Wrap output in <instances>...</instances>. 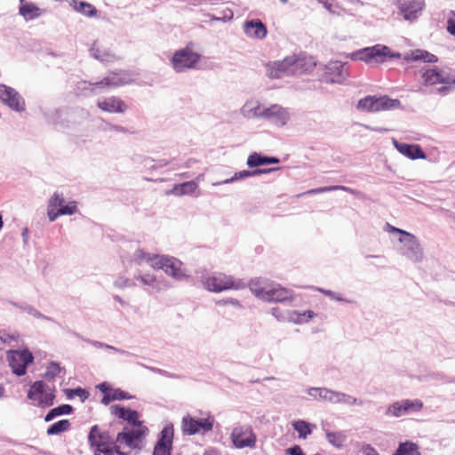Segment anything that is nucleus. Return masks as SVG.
<instances>
[{"mask_svg":"<svg viewBox=\"0 0 455 455\" xmlns=\"http://www.w3.org/2000/svg\"><path fill=\"white\" fill-rule=\"evenodd\" d=\"M111 411L115 416L129 423V426L117 434L116 442L120 445L124 444L131 449L140 448L141 439L148 432V427L140 420L139 413L136 411L121 405L112 406Z\"/></svg>","mask_w":455,"mask_h":455,"instance_id":"1","label":"nucleus"},{"mask_svg":"<svg viewBox=\"0 0 455 455\" xmlns=\"http://www.w3.org/2000/svg\"><path fill=\"white\" fill-rule=\"evenodd\" d=\"M422 83L425 86H437L438 92L445 93L455 87V75L448 69L436 67L420 69Z\"/></svg>","mask_w":455,"mask_h":455,"instance_id":"2","label":"nucleus"},{"mask_svg":"<svg viewBox=\"0 0 455 455\" xmlns=\"http://www.w3.org/2000/svg\"><path fill=\"white\" fill-rule=\"evenodd\" d=\"M88 440L91 446L95 449V455H129L121 451L120 446L116 444L109 434L97 425L91 428Z\"/></svg>","mask_w":455,"mask_h":455,"instance_id":"3","label":"nucleus"},{"mask_svg":"<svg viewBox=\"0 0 455 455\" xmlns=\"http://www.w3.org/2000/svg\"><path fill=\"white\" fill-rule=\"evenodd\" d=\"M401 108V101L387 96H366L359 100L357 109L366 112H379Z\"/></svg>","mask_w":455,"mask_h":455,"instance_id":"4","label":"nucleus"},{"mask_svg":"<svg viewBox=\"0 0 455 455\" xmlns=\"http://www.w3.org/2000/svg\"><path fill=\"white\" fill-rule=\"evenodd\" d=\"M28 397L33 404L41 408L50 407L55 399V389L48 387L44 381H36L28 392Z\"/></svg>","mask_w":455,"mask_h":455,"instance_id":"5","label":"nucleus"},{"mask_svg":"<svg viewBox=\"0 0 455 455\" xmlns=\"http://www.w3.org/2000/svg\"><path fill=\"white\" fill-rule=\"evenodd\" d=\"M389 48L382 44H376L371 47H366L350 54L353 60H361L367 64H379L389 57Z\"/></svg>","mask_w":455,"mask_h":455,"instance_id":"6","label":"nucleus"},{"mask_svg":"<svg viewBox=\"0 0 455 455\" xmlns=\"http://www.w3.org/2000/svg\"><path fill=\"white\" fill-rule=\"evenodd\" d=\"M204 284L207 290L214 292H220L229 289L240 290L245 287V283L243 281H235L231 276L224 274H217L206 277Z\"/></svg>","mask_w":455,"mask_h":455,"instance_id":"7","label":"nucleus"},{"mask_svg":"<svg viewBox=\"0 0 455 455\" xmlns=\"http://www.w3.org/2000/svg\"><path fill=\"white\" fill-rule=\"evenodd\" d=\"M250 112H251L252 116L268 119L277 125H284L290 117L287 110L276 104L261 109L260 105L256 103L255 107L250 108Z\"/></svg>","mask_w":455,"mask_h":455,"instance_id":"8","label":"nucleus"},{"mask_svg":"<svg viewBox=\"0 0 455 455\" xmlns=\"http://www.w3.org/2000/svg\"><path fill=\"white\" fill-rule=\"evenodd\" d=\"M65 200L59 193H54L50 198L47 207V215L50 221H54L61 215H72L76 212V202H69L64 204Z\"/></svg>","mask_w":455,"mask_h":455,"instance_id":"9","label":"nucleus"},{"mask_svg":"<svg viewBox=\"0 0 455 455\" xmlns=\"http://www.w3.org/2000/svg\"><path fill=\"white\" fill-rule=\"evenodd\" d=\"M7 361L12 372L17 376H23L27 372V367L34 361L31 352L25 348L23 350H9Z\"/></svg>","mask_w":455,"mask_h":455,"instance_id":"10","label":"nucleus"},{"mask_svg":"<svg viewBox=\"0 0 455 455\" xmlns=\"http://www.w3.org/2000/svg\"><path fill=\"white\" fill-rule=\"evenodd\" d=\"M200 54L194 52L189 46L177 51L172 58V63L177 72H182L185 69L193 68L200 60Z\"/></svg>","mask_w":455,"mask_h":455,"instance_id":"11","label":"nucleus"},{"mask_svg":"<svg viewBox=\"0 0 455 455\" xmlns=\"http://www.w3.org/2000/svg\"><path fill=\"white\" fill-rule=\"evenodd\" d=\"M214 419L207 417L205 419H195L189 415L182 419V431L183 433L192 435L199 432H209L212 429Z\"/></svg>","mask_w":455,"mask_h":455,"instance_id":"12","label":"nucleus"},{"mask_svg":"<svg viewBox=\"0 0 455 455\" xmlns=\"http://www.w3.org/2000/svg\"><path fill=\"white\" fill-rule=\"evenodd\" d=\"M173 437V426L172 424L166 425L160 433V437L154 447L153 455H171Z\"/></svg>","mask_w":455,"mask_h":455,"instance_id":"13","label":"nucleus"},{"mask_svg":"<svg viewBox=\"0 0 455 455\" xmlns=\"http://www.w3.org/2000/svg\"><path fill=\"white\" fill-rule=\"evenodd\" d=\"M231 438L236 448H253L256 443V435L250 427H238L234 428Z\"/></svg>","mask_w":455,"mask_h":455,"instance_id":"14","label":"nucleus"},{"mask_svg":"<svg viewBox=\"0 0 455 455\" xmlns=\"http://www.w3.org/2000/svg\"><path fill=\"white\" fill-rule=\"evenodd\" d=\"M291 56L282 60L269 62L266 65L267 75L270 78H281L284 76L293 75Z\"/></svg>","mask_w":455,"mask_h":455,"instance_id":"15","label":"nucleus"},{"mask_svg":"<svg viewBox=\"0 0 455 455\" xmlns=\"http://www.w3.org/2000/svg\"><path fill=\"white\" fill-rule=\"evenodd\" d=\"M293 299V291L280 284H268L263 300L268 302H283Z\"/></svg>","mask_w":455,"mask_h":455,"instance_id":"16","label":"nucleus"},{"mask_svg":"<svg viewBox=\"0 0 455 455\" xmlns=\"http://www.w3.org/2000/svg\"><path fill=\"white\" fill-rule=\"evenodd\" d=\"M97 107L108 113L124 114L127 109V104L119 97L110 96L98 100Z\"/></svg>","mask_w":455,"mask_h":455,"instance_id":"17","label":"nucleus"},{"mask_svg":"<svg viewBox=\"0 0 455 455\" xmlns=\"http://www.w3.org/2000/svg\"><path fill=\"white\" fill-rule=\"evenodd\" d=\"M404 238H400V241L405 243L407 246V256L411 260L419 261L423 258L422 248L417 240L416 236L410 234L404 233Z\"/></svg>","mask_w":455,"mask_h":455,"instance_id":"18","label":"nucleus"},{"mask_svg":"<svg viewBox=\"0 0 455 455\" xmlns=\"http://www.w3.org/2000/svg\"><path fill=\"white\" fill-rule=\"evenodd\" d=\"M293 75L303 74L314 69L316 63L313 57L307 55H291Z\"/></svg>","mask_w":455,"mask_h":455,"instance_id":"19","label":"nucleus"},{"mask_svg":"<svg viewBox=\"0 0 455 455\" xmlns=\"http://www.w3.org/2000/svg\"><path fill=\"white\" fill-rule=\"evenodd\" d=\"M393 144L395 148L403 156L415 160V159H425L426 154L419 145L399 143L396 140L393 139Z\"/></svg>","mask_w":455,"mask_h":455,"instance_id":"20","label":"nucleus"},{"mask_svg":"<svg viewBox=\"0 0 455 455\" xmlns=\"http://www.w3.org/2000/svg\"><path fill=\"white\" fill-rule=\"evenodd\" d=\"M243 30L248 36L256 39L265 38L267 33L266 26L259 19L245 21Z\"/></svg>","mask_w":455,"mask_h":455,"instance_id":"21","label":"nucleus"},{"mask_svg":"<svg viewBox=\"0 0 455 455\" xmlns=\"http://www.w3.org/2000/svg\"><path fill=\"white\" fill-rule=\"evenodd\" d=\"M347 73L341 63L331 62L326 66L325 79L330 83H341L347 77Z\"/></svg>","mask_w":455,"mask_h":455,"instance_id":"22","label":"nucleus"},{"mask_svg":"<svg viewBox=\"0 0 455 455\" xmlns=\"http://www.w3.org/2000/svg\"><path fill=\"white\" fill-rule=\"evenodd\" d=\"M136 261L140 264L142 262L149 263L154 269H163L164 260L167 256L148 254L141 250H138L134 254Z\"/></svg>","mask_w":455,"mask_h":455,"instance_id":"23","label":"nucleus"},{"mask_svg":"<svg viewBox=\"0 0 455 455\" xmlns=\"http://www.w3.org/2000/svg\"><path fill=\"white\" fill-rule=\"evenodd\" d=\"M424 7L423 0H411L404 2L399 5L400 11L403 14L405 20H413L417 14L422 11Z\"/></svg>","mask_w":455,"mask_h":455,"instance_id":"24","label":"nucleus"},{"mask_svg":"<svg viewBox=\"0 0 455 455\" xmlns=\"http://www.w3.org/2000/svg\"><path fill=\"white\" fill-rule=\"evenodd\" d=\"M90 52L93 58L101 62L109 63L118 60V57L110 49L98 44H93Z\"/></svg>","mask_w":455,"mask_h":455,"instance_id":"25","label":"nucleus"},{"mask_svg":"<svg viewBox=\"0 0 455 455\" xmlns=\"http://www.w3.org/2000/svg\"><path fill=\"white\" fill-rule=\"evenodd\" d=\"M182 263L179 259L172 257H166L163 270L175 278H181L184 275L182 271Z\"/></svg>","mask_w":455,"mask_h":455,"instance_id":"26","label":"nucleus"},{"mask_svg":"<svg viewBox=\"0 0 455 455\" xmlns=\"http://www.w3.org/2000/svg\"><path fill=\"white\" fill-rule=\"evenodd\" d=\"M279 158L275 156H264L258 153L251 154L247 158V165L251 168L268 164H278Z\"/></svg>","mask_w":455,"mask_h":455,"instance_id":"27","label":"nucleus"},{"mask_svg":"<svg viewBox=\"0 0 455 455\" xmlns=\"http://www.w3.org/2000/svg\"><path fill=\"white\" fill-rule=\"evenodd\" d=\"M407 61L423 60L427 63H435L438 60L437 57L427 51L417 50L407 53L404 56Z\"/></svg>","mask_w":455,"mask_h":455,"instance_id":"28","label":"nucleus"},{"mask_svg":"<svg viewBox=\"0 0 455 455\" xmlns=\"http://www.w3.org/2000/svg\"><path fill=\"white\" fill-rule=\"evenodd\" d=\"M20 14L26 20H33L40 16V9L33 3H28L25 0H20Z\"/></svg>","mask_w":455,"mask_h":455,"instance_id":"29","label":"nucleus"},{"mask_svg":"<svg viewBox=\"0 0 455 455\" xmlns=\"http://www.w3.org/2000/svg\"><path fill=\"white\" fill-rule=\"evenodd\" d=\"M80 84L83 85L82 89H87V85L91 86V91L94 92L95 88H106V87H114L121 84L120 82L115 81L113 78L107 76L103 78L101 81L97 83H88L86 81L80 82Z\"/></svg>","mask_w":455,"mask_h":455,"instance_id":"30","label":"nucleus"},{"mask_svg":"<svg viewBox=\"0 0 455 455\" xmlns=\"http://www.w3.org/2000/svg\"><path fill=\"white\" fill-rule=\"evenodd\" d=\"M71 5L76 12L88 17L95 16L98 12L92 4L79 0H73Z\"/></svg>","mask_w":455,"mask_h":455,"instance_id":"31","label":"nucleus"},{"mask_svg":"<svg viewBox=\"0 0 455 455\" xmlns=\"http://www.w3.org/2000/svg\"><path fill=\"white\" fill-rule=\"evenodd\" d=\"M278 169L279 168H267V169H257L254 171H246V170L241 171V172H235V175L230 180H227V182L243 180V179H245L248 177L257 176V175H260V174L268 173V172H274Z\"/></svg>","mask_w":455,"mask_h":455,"instance_id":"32","label":"nucleus"},{"mask_svg":"<svg viewBox=\"0 0 455 455\" xmlns=\"http://www.w3.org/2000/svg\"><path fill=\"white\" fill-rule=\"evenodd\" d=\"M70 427L71 423L68 419H61L51 425L46 433L48 435H56L68 431Z\"/></svg>","mask_w":455,"mask_h":455,"instance_id":"33","label":"nucleus"},{"mask_svg":"<svg viewBox=\"0 0 455 455\" xmlns=\"http://www.w3.org/2000/svg\"><path fill=\"white\" fill-rule=\"evenodd\" d=\"M73 411V408L69 404H62L60 406L52 409L44 417V421H52L54 418L60 415L70 414Z\"/></svg>","mask_w":455,"mask_h":455,"instance_id":"34","label":"nucleus"},{"mask_svg":"<svg viewBox=\"0 0 455 455\" xmlns=\"http://www.w3.org/2000/svg\"><path fill=\"white\" fill-rule=\"evenodd\" d=\"M131 396L128 393L121 390V389H112L111 392L104 395L101 403L105 405H108L111 401L115 400H124L129 399Z\"/></svg>","mask_w":455,"mask_h":455,"instance_id":"35","label":"nucleus"},{"mask_svg":"<svg viewBox=\"0 0 455 455\" xmlns=\"http://www.w3.org/2000/svg\"><path fill=\"white\" fill-rule=\"evenodd\" d=\"M315 316V313L312 310H307L303 313L298 311H292L290 313V320L297 324L307 323Z\"/></svg>","mask_w":455,"mask_h":455,"instance_id":"36","label":"nucleus"},{"mask_svg":"<svg viewBox=\"0 0 455 455\" xmlns=\"http://www.w3.org/2000/svg\"><path fill=\"white\" fill-rule=\"evenodd\" d=\"M267 285L262 283L259 279H253L249 283L251 291L260 299H263Z\"/></svg>","mask_w":455,"mask_h":455,"instance_id":"37","label":"nucleus"},{"mask_svg":"<svg viewBox=\"0 0 455 455\" xmlns=\"http://www.w3.org/2000/svg\"><path fill=\"white\" fill-rule=\"evenodd\" d=\"M327 441L334 447L340 449L346 441V435L342 432H326Z\"/></svg>","mask_w":455,"mask_h":455,"instance_id":"38","label":"nucleus"},{"mask_svg":"<svg viewBox=\"0 0 455 455\" xmlns=\"http://www.w3.org/2000/svg\"><path fill=\"white\" fill-rule=\"evenodd\" d=\"M395 455H420L418 446L413 443H401Z\"/></svg>","mask_w":455,"mask_h":455,"instance_id":"39","label":"nucleus"},{"mask_svg":"<svg viewBox=\"0 0 455 455\" xmlns=\"http://www.w3.org/2000/svg\"><path fill=\"white\" fill-rule=\"evenodd\" d=\"M293 428L300 438H306L312 433L311 425L304 420H297L292 423Z\"/></svg>","mask_w":455,"mask_h":455,"instance_id":"40","label":"nucleus"},{"mask_svg":"<svg viewBox=\"0 0 455 455\" xmlns=\"http://www.w3.org/2000/svg\"><path fill=\"white\" fill-rule=\"evenodd\" d=\"M197 188V184L194 181L184 182L174 187L173 191L176 195L181 196L192 193Z\"/></svg>","mask_w":455,"mask_h":455,"instance_id":"41","label":"nucleus"},{"mask_svg":"<svg viewBox=\"0 0 455 455\" xmlns=\"http://www.w3.org/2000/svg\"><path fill=\"white\" fill-rule=\"evenodd\" d=\"M403 403V411L406 413L419 411L423 407V403L420 400H402Z\"/></svg>","mask_w":455,"mask_h":455,"instance_id":"42","label":"nucleus"},{"mask_svg":"<svg viewBox=\"0 0 455 455\" xmlns=\"http://www.w3.org/2000/svg\"><path fill=\"white\" fill-rule=\"evenodd\" d=\"M336 190L352 192V190L350 188H348L345 186H330V187H323V188L310 189L304 194L305 195H313V194H320V193L336 191Z\"/></svg>","mask_w":455,"mask_h":455,"instance_id":"43","label":"nucleus"},{"mask_svg":"<svg viewBox=\"0 0 455 455\" xmlns=\"http://www.w3.org/2000/svg\"><path fill=\"white\" fill-rule=\"evenodd\" d=\"M403 403L402 401L395 402L388 406L387 409L386 414L394 416V417H401L406 414L405 411H403Z\"/></svg>","mask_w":455,"mask_h":455,"instance_id":"44","label":"nucleus"},{"mask_svg":"<svg viewBox=\"0 0 455 455\" xmlns=\"http://www.w3.org/2000/svg\"><path fill=\"white\" fill-rule=\"evenodd\" d=\"M329 390L322 387H311L308 389L307 394L315 399H322L328 401Z\"/></svg>","mask_w":455,"mask_h":455,"instance_id":"45","label":"nucleus"},{"mask_svg":"<svg viewBox=\"0 0 455 455\" xmlns=\"http://www.w3.org/2000/svg\"><path fill=\"white\" fill-rule=\"evenodd\" d=\"M20 99V96L12 89V93H10L9 97H7L4 101H6L10 107L20 110L22 108L23 105V102Z\"/></svg>","mask_w":455,"mask_h":455,"instance_id":"46","label":"nucleus"},{"mask_svg":"<svg viewBox=\"0 0 455 455\" xmlns=\"http://www.w3.org/2000/svg\"><path fill=\"white\" fill-rule=\"evenodd\" d=\"M20 336L16 332L8 333L5 331H0V340L4 344L18 342Z\"/></svg>","mask_w":455,"mask_h":455,"instance_id":"47","label":"nucleus"},{"mask_svg":"<svg viewBox=\"0 0 455 455\" xmlns=\"http://www.w3.org/2000/svg\"><path fill=\"white\" fill-rule=\"evenodd\" d=\"M67 395L68 397H73L74 395H77L80 397L82 402L86 400L89 396V393L81 387H78L76 389H68V390H67Z\"/></svg>","mask_w":455,"mask_h":455,"instance_id":"48","label":"nucleus"},{"mask_svg":"<svg viewBox=\"0 0 455 455\" xmlns=\"http://www.w3.org/2000/svg\"><path fill=\"white\" fill-rule=\"evenodd\" d=\"M341 403H347V404H363V402H358L357 399L354 396H351L349 395L341 393Z\"/></svg>","mask_w":455,"mask_h":455,"instance_id":"49","label":"nucleus"},{"mask_svg":"<svg viewBox=\"0 0 455 455\" xmlns=\"http://www.w3.org/2000/svg\"><path fill=\"white\" fill-rule=\"evenodd\" d=\"M447 31L451 35L455 36V12H451V17L447 20Z\"/></svg>","mask_w":455,"mask_h":455,"instance_id":"50","label":"nucleus"},{"mask_svg":"<svg viewBox=\"0 0 455 455\" xmlns=\"http://www.w3.org/2000/svg\"><path fill=\"white\" fill-rule=\"evenodd\" d=\"M328 401L334 403H341V393L329 390Z\"/></svg>","mask_w":455,"mask_h":455,"instance_id":"51","label":"nucleus"},{"mask_svg":"<svg viewBox=\"0 0 455 455\" xmlns=\"http://www.w3.org/2000/svg\"><path fill=\"white\" fill-rule=\"evenodd\" d=\"M10 93H12V88L7 87L4 84H0V99H2L4 101L5 99L9 97Z\"/></svg>","mask_w":455,"mask_h":455,"instance_id":"52","label":"nucleus"},{"mask_svg":"<svg viewBox=\"0 0 455 455\" xmlns=\"http://www.w3.org/2000/svg\"><path fill=\"white\" fill-rule=\"evenodd\" d=\"M362 451L364 455H379L376 450L369 444L363 445Z\"/></svg>","mask_w":455,"mask_h":455,"instance_id":"53","label":"nucleus"},{"mask_svg":"<svg viewBox=\"0 0 455 455\" xmlns=\"http://www.w3.org/2000/svg\"><path fill=\"white\" fill-rule=\"evenodd\" d=\"M287 452L290 454V455H305L301 450V448L298 445L294 446V447H291L290 449L287 450Z\"/></svg>","mask_w":455,"mask_h":455,"instance_id":"54","label":"nucleus"},{"mask_svg":"<svg viewBox=\"0 0 455 455\" xmlns=\"http://www.w3.org/2000/svg\"><path fill=\"white\" fill-rule=\"evenodd\" d=\"M99 389L104 393L105 395L108 394V392H111L112 389L109 388L108 385L107 383H101L98 386Z\"/></svg>","mask_w":455,"mask_h":455,"instance_id":"55","label":"nucleus"},{"mask_svg":"<svg viewBox=\"0 0 455 455\" xmlns=\"http://www.w3.org/2000/svg\"><path fill=\"white\" fill-rule=\"evenodd\" d=\"M387 227H388L389 230L392 231V232L400 233V234H402L403 235H404V233H407L406 231L402 230V229L397 228H395V227H392L389 224H387Z\"/></svg>","mask_w":455,"mask_h":455,"instance_id":"56","label":"nucleus"},{"mask_svg":"<svg viewBox=\"0 0 455 455\" xmlns=\"http://www.w3.org/2000/svg\"><path fill=\"white\" fill-rule=\"evenodd\" d=\"M50 369H52V376L58 374L60 371L58 364H55V363H52Z\"/></svg>","mask_w":455,"mask_h":455,"instance_id":"57","label":"nucleus"},{"mask_svg":"<svg viewBox=\"0 0 455 455\" xmlns=\"http://www.w3.org/2000/svg\"><path fill=\"white\" fill-rule=\"evenodd\" d=\"M227 302L231 303V304H233L235 306H238L239 305V302L236 299H229L228 301H225V303H227Z\"/></svg>","mask_w":455,"mask_h":455,"instance_id":"58","label":"nucleus"},{"mask_svg":"<svg viewBox=\"0 0 455 455\" xmlns=\"http://www.w3.org/2000/svg\"><path fill=\"white\" fill-rule=\"evenodd\" d=\"M114 129H115L116 131H119V132H124V129L123 127H121V126H117V125L114 126Z\"/></svg>","mask_w":455,"mask_h":455,"instance_id":"59","label":"nucleus"},{"mask_svg":"<svg viewBox=\"0 0 455 455\" xmlns=\"http://www.w3.org/2000/svg\"><path fill=\"white\" fill-rule=\"evenodd\" d=\"M4 388L3 386L0 385V398L4 396Z\"/></svg>","mask_w":455,"mask_h":455,"instance_id":"60","label":"nucleus"},{"mask_svg":"<svg viewBox=\"0 0 455 455\" xmlns=\"http://www.w3.org/2000/svg\"><path fill=\"white\" fill-rule=\"evenodd\" d=\"M227 12H228V15H226V17L231 18L233 15V12L230 9H227Z\"/></svg>","mask_w":455,"mask_h":455,"instance_id":"61","label":"nucleus"},{"mask_svg":"<svg viewBox=\"0 0 455 455\" xmlns=\"http://www.w3.org/2000/svg\"><path fill=\"white\" fill-rule=\"evenodd\" d=\"M3 225H4L3 218H2V215L0 214V229L3 228Z\"/></svg>","mask_w":455,"mask_h":455,"instance_id":"62","label":"nucleus"},{"mask_svg":"<svg viewBox=\"0 0 455 455\" xmlns=\"http://www.w3.org/2000/svg\"><path fill=\"white\" fill-rule=\"evenodd\" d=\"M281 1L283 2V3H286V0H281Z\"/></svg>","mask_w":455,"mask_h":455,"instance_id":"63","label":"nucleus"}]
</instances>
